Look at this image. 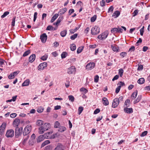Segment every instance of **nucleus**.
<instances>
[{"mask_svg": "<svg viewBox=\"0 0 150 150\" xmlns=\"http://www.w3.org/2000/svg\"><path fill=\"white\" fill-rule=\"evenodd\" d=\"M147 132H143L140 135V136L141 137H144L146 135Z\"/></svg>", "mask_w": 150, "mask_h": 150, "instance_id": "obj_64", "label": "nucleus"}, {"mask_svg": "<svg viewBox=\"0 0 150 150\" xmlns=\"http://www.w3.org/2000/svg\"><path fill=\"white\" fill-rule=\"evenodd\" d=\"M95 64L93 63H90L88 64L86 66V68L88 70H91L94 68Z\"/></svg>", "mask_w": 150, "mask_h": 150, "instance_id": "obj_5", "label": "nucleus"}, {"mask_svg": "<svg viewBox=\"0 0 150 150\" xmlns=\"http://www.w3.org/2000/svg\"><path fill=\"white\" fill-rule=\"evenodd\" d=\"M127 53L125 52H122L120 54V56L122 57H124L127 55Z\"/></svg>", "mask_w": 150, "mask_h": 150, "instance_id": "obj_47", "label": "nucleus"}, {"mask_svg": "<svg viewBox=\"0 0 150 150\" xmlns=\"http://www.w3.org/2000/svg\"><path fill=\"white\" fill-rule=\"evenodd\" d=\"M143 66L142 65H140L139 66L138 69H137V70H139V71L142 70L143 69Z\"/></svg>", "mask_w": 150, "mask_h": 150, "instance_id": "obj_54", "label": "nucleus"}, {"mask_svg": "<svg viewBox=\"0 0 150 150\" xmlns=\"http://www.w3.org/2000/svg\"><path fill=\"white\" fill-rule=\"evenodd\" d=\"M120 86H118L116 88L115 90V93H117L119 92L120 89Z\"/></svg>", "mask_w": 150, "mask_h": 150, "instance_id": "obj_53", "label": "nucleus"}, {"mask_svg": "<svg viewBox=\"0 0 150 150\" xmlns=\"http://www.w3.org/2000/svg\"><path fill=\"white\" fill-rule=\"evenodd\" d=\"M145 82L144 79L143 78L139 79L137 81V82L139 84H142Z\"/></svg>", "mask_w": 150, "mask_h": 150, "instance_id": "obj_27", "label": "nucleus"}, {"mask_svg": "<svg viewBox=\"0 0 150 150\" xmlns=\"http://www.w3.org/2000/svg\"><path fill=\"white\" fill-rule=\"evenodd\" d=\"M83 49V47H79L77 50V53L78 54H79L81 53Z\"/></svg>", "mask_w": 150, "mask_h": 150, "instance_id": "obj_45", "label": "nucleus"}, {"mask_svg": "<svg viewBox=\"0 0 150 150\" xmlns=\"http://www.w3.org/2000/svg\"><path fill=\"white\" fill-rule=\"evenodd\" d=\"M45 138H46V136L44 135H41L37 139L38 142H40L43 140Z\"/></svg>", "mask_w": 150, "mask_h": 150, "instance_id": "obj_11", "label": "nucleus"}, {"mask_svg": "<svg viewBox=\"0 0 150 150\" xmlns=\"http://www.w3.org/2000/svg\"><path fill=\"white\" fill-rule=\"evenodd\" d=\"M100 32L99 28L97 26H95L91 29V33L93 35H96L98 34Z\"/></svg>", "mask_w": 150, "mask_h": 150, "instance_id": "obj_2", "label": "nucleus"}, {"mask_svg": "<svg viewBox=\"0 0 150 150\" xmlns=\"http://www.w3.org/2000/svg\"><path fill=\"white\" fill-rule=\"evenodd\" d=\"M100 6L102 7H103L105 5V1L104 0H102L100 2Z\"/></svg>", "mask_w": 150, "mask_h": 150, "instance_id": "obj_49", "label": "nucleus"}, {"mask_svg": "<svg viewBox=\"0 0 150 150\" xmlns=\"http://www.w3.org/2000/svg\"><path fill=\"white\" fill-rule=\"evenodd\" d=\"M114 8L112 6H111L109 8L108 12H111L112 13L113 11Z\"/></svg>", "mask_w": 150, "mask_h": 150, "instance_id": "obj_51", "label": "nucleus"}, {"mask_svg": "<svg viewBox=\"0 0 150 150\" xmlns=\"http://www.w3.org/2000/svg\"><path fill=\"white\" fill-rule=\"evenodd\" d=\"M67 9L66 8H63L60 9L59 12V13L60 15H62L65 13L67 11Z\"/></svg>", "mask_w": 150, "mask_h": 150, "instance_id": "obj_19", "label": "nucleus"}, {"mask_svg": "<svg viewBox=\"0 0 150 150\" xmlns=\"http://www.w3.org/2000/svg\"><path fill=\"white\" fill-rule=\"evenodd\" d=\"M124 110V111L127 113H131L133 112V109L132 108H125Z\"/></svg>", "mask_w": 150, "mask_h": 150, "instance_id": "obj_13", "label": "nucleus"}, {"mask_svg": "<svg viewBox=\"0 0 150 150\" xmlns=\"http://www.w3.org/2000/svg\"><path fill=\"white\" fill-rule=\"evenodd\" d=\"M123 71V70L122 69H119L118 73L120 77H122V76Z\"/></svg>", "mask_w": 150, "mask_h": 150, "instance_id": "obj_38", "label": "nucleus"}, {"mask_svg": "<svg viewBox=\"0 0 150 150\" xmlns=\"http://www.w3.org/2000/svg\"><path fill=\"white\" fill-rule=\"evenodd\" d=\"M15 17H14L12 19V22L11 23V26H14L15 25Z\"/></svg>", "mask_w": 150, "mask_h": 150, "instance_id": "obj_55", "label": "nucleus"}, {"mask_svg": "<svg viewBox=\"0 0 150 150\" xmlns=\"http://www.w3.org/2000/svg\"><path fill=\"white\" fill-rule=\"evenodd\" d=\"M111 31L113 33H117L118 32V28H112L111 30Z\"/></svg>", "mask_w": 150, "mask_h": 150, "instance_id": "obj_30", "label": "nucleus"}, {"mask_svg": "<svg viewBox=\"0 0 150 150\" xmlns=\"http://www.w3.org/2000/svg\"><path fill=\"white\" fill-rule=\"evenodd\" d=\"M14 132H6V136L7 137H12L13 136Z\"/></svg>", "mask_w": 150, "mask_h": 150, "instance_id": "obj_14", "label": "nucleus"}, {"mask_svg": "<svg viewBox=\"0 0 150 150\" xmlns=\"http://www.w3.org/2000/svg\"><path fill=\"white\" fill-rule=\"evenodd\" d=\"M77 34L75 33L72 35L70 37L71 39L72 40H74L77 37Z\"/></svg>", "mask_w": 150, "mask_h": 150, "instance_id": "obj_39", "label": "nucleus"}, {"mask_svg": "<svg viewBox=\"0 0 150 150\" xmlns=\"http://www.w3.org/2000/svg\"><path fill=\"white\" fill-rule=\"evenodd\" d=\"M83 107L81 106L79 107L78 109V113L79 115H80L83 110Z\"/></svg>", "mask_w": 150, "mask_h": 150, "instance_id": "obj_35", "label": "nucleus"}, {"mask_svg": "<svg viewBox=\"0 0 150 150\" xmlns=\"http://www.w3.org/2000/svg\"><path fill=\"white\" fill-rule=\"evenodd\" d=\"M6 123L5 122L3 123L0 127V130H4L6 128Z\"/></svg>", "mask_w": 150, "mask_h": 150, "instance_id": "obj_26", "label": "nucleus"}, {"mask_svg": "<svg viewBox=\"0 0 150 150\" xmlns=\"http://www.w3.org/2000/svg\"><path fill=\"white\" fill-rule=\"evenodd\" d=\"M80 91L82 92L84 94L88 92V90L86 88H81Z\"/></svg>", "mask_w": 150, "mask_h": 150, "instance_id": "obj_31", "label": "nucleus"}, {"mask_svg": "<svg viewBox=\"0 0 150 150\" xmlns=\"http://www.w3.org/2000/svg\"><path fill=\"white\" fill-rule=\"evenodd\" d=\"M17 114L16 113H13L10 115V117L12 118H15L16 117Z\"/></svg>", "mask_w": 150, "mask_h": 150, "instance_id": "obj_61", "label": "nucleus"}, {"mask_svg": "<svg viewBox=\"0 0 150 150\" xmlns=\"http://www.w3.org/2000/svg\"><path fill=\"white\" fill-rule=\"evenodd\" d=\"M102 101L103 104L105 105H107L109 104V102L107 99L105 97H104L102 99Z\"/></svg>", "mask_w": 150, "mask_h": 150, "instance_id": "obj_17", "label": "nucleus"}, {"mask_svg": "<svg viewBox=\"0 0 150 150\" xmlns=\"http://www.w3.org/2000/svg\"><path fill=\"white\" fill-rule=\"evenodd\" d=\"M63 19V16H60L58 18L56 22L59 25V23L61 22V21H62Z\"/></svg>", "mask_w": 150, "mask_h": 150, "instance_id": "obj_33", "label": "nucleus"}, {"mask_svg": "<svg viewBox=\"0 0 150 150\" xmlns=\"http://www.w3.org/2000/svg\"><path fill=\"white\" fill-rule=\"evenodd\" d=\"M76 69L74 66H72L68 69L67 73L69 74H72L75 71Z\"/></svg>", "mask_w": 150, "mask_h": 150, "instance_id": "obj_7", "label": "nucleus"}, {"mask_svg": "<svg viewBox=\"0 0 150 150\" xmlns=\"http://www.w3.org/2000/svg\"><path fill=\"white\" fill-rule=\"evenodd\" d=\"M129 102L130 100H129L127 99L126 100L125 102V104L126 106H128V105H129Z\"/></svg>", "mask_w": 150, "mask_h": 150, "instance_id": "obj_58", "label": "nucleus"}, {"mask_svg": "<svg viewBox=\"0 0 150 150\" xmlns=\"http://www.w3.org/2000/svg\"><path fill=\"white\" fill-rule=\"evenodd\" d=\"M111 47L112 50L114 52H118L120 51L119 47L115 45H112L111 46Z\"/></svg>", "mask_w": 150, "mask_h": 150, "instance_id": "obj_12", "label": "nucleus"}, {"mask_svg": "<svg viewBox=\"0 0 150 150\" xmlns=\"http://www.w3.org/2000/svg\"><path fill=\"white\" fill-rule=\"evenodd\" d=\"M108 33L107 32H105L101 34L98 36V38L101 40L105 39L108 35Z\"/></svg>", "mask_w": 150, "mask_h": 150, "instance_id": "obj_3", "label": "nucleus"}, {"mask_svg": "<svg viewBox=\"0 0 150 150\" xmlns=\"http://www.w3.org/2000/svg\"><path fill=\"white\" fill-rule=\"evenodd\" d=\"M30 53V51L29 50H28L27 51L25 52L23 54V56L25 57L28 55Z\"/></svg>", "mask_w": 150, "mask_h": 150, "instance_id": "obj_37", "label": "nucleus"}, {"mask_svg": "<svg viewBox=\"0 0 150 150\" xmlns=\"http://www.w3.org/2000/svg\"><path fill=\"white\" fill-rule=\"evenodd\" d=\"M20 120L19 119L16 118L15 119L13 122V125L15 126H18L19 124Z\"/></svg>", "mask_w": 150, "mask_h": 150, "instance_id": "obj_15", "label": "nucleus"}, {"mask_svg": "<svg viewBox=\"0 0 150 150\" xmlns=\"http://www.w3.org/2000/svg\"><path fill=\"white\" fill-rule=\"evenodd\" d=\"M66 130V128L62 126L60 127V130L61 131H65Z\"/></svg>", "mask_w": 150, "mask_h": 150, "instance_id": "obj_56", "label": "nucleus"}, {"mask_svg": "<svg viewBox=\"0 0 150 150\" xmlns=\"http://www.w3.org/2000/svg\"><path fill=\"white\" fill-rule=\"evenodd\" d=\"M47 66V64L46 62H44L41 63L40 64L38 67V69L39 70H42L44 69L45 67Z\"/></svg>", "mask_w": 150, "mask_h": 150, "instance_id": "obj_4", "label": "nucleus"}, {"mask_svg": "<svg viewBox=\"0 0 150 150\" xmlns=\"http://www.w3.org/2000/svg\"><path fill=\"white\" fill-rule=\"evenodd\" d=\"M120 12L117 11H116L114 12L112 16V17L114 18H116L120 14Z\"/></svg>", "mask_w": 150, "mask_h": 150, "instance_id": "obj_16", "label": "nucleus"}, {"mask_svg": "<svg viewBox=\"0 0 150 150\" xmlns=\"http://www.w3.org/2000/svg\"><path fill=\"white\" fill-rule=\"evenodd\" d=\"M78 30V28H76L74 29H71L70 30V32L71 34H73L75 32Z\"/></svg>", "mask_w": 150, "mask_h": 150, "instance_id": "obj_46", "label": "nucleus"}, {"mask_svg": "<svg viewBox=\"0 0 150 150\" xmlns=\"http://www.w3.org/2000/svg\"><path fill=\"white\" fill-rule=\"evenodd\" d=\"M20 71H14L13 73H13V75H14V77L16 76L19 73Z\"/></svg>", "mask_w": 150, "mask_h": 150, "instance_id": "obj_62", "label": "nucleus"}, {"mask_svg": "<svg viewBox=\"0 0 150 150\" xmlns=\"http://www.w3.org/2000/svg\"><path fill=\"white\" fill-rule=\"evenodd\" d=\"M35 55L33 54L30 56L29 58V61L30 62H33L35 59Z\"/></svg>", "mask_w": 150, "mask_h": 150, "instance_id": "obj_10", "label": "nucleus"}, {"mask_svg": "<svg viewBox=\"0 0 150 150\" xmlns=\"http://www.w3.org/2000/svg\"><path fill=\"white\" fill-rule=\"evenodd\" d=\"M67 34V30H64L61 31L60 33V35L61 36L64 37H65Z\"/></svg>", "mask_w": 150, "mask_h": 150, "instance_id": "obj_25", "label": "nucleus"}, {"mask_svg": "<svg viewBox=\"0 0 150 150\" xmlns=\"http://www.w3.org/2000/svg\"><path fill=\"white\" fill-rule=\"evenodd\" d=\"M58 14H55L52 17L50 21L51 23L53 22L58 17Z\"/></svg>", "mask_w": 150, "mask_h": 150, "instance_id": "obj_21", "label": "nucleus"}, {"mask_svg": "<svg viewBox=\"0 0 150 150\" xmlns=\"http://www.w3.org/2000/svg\"><path fill=\"white\" fill-rule=\"evenodd\" d=\"M46 30H53V27L52 25H49L47 27V28H46Z\"/></svg>", "mask_w": 150, "mask_h": 150, "instance_id": "obj_43", "label": "nucleus"}, {"mask_svg": "<svg viewBox=\"0 0 150 150\" xmlns=\"http://www.w3.org/2000/svg\"><path fill=\"white\" fill-rule=\"evenodd\" d=\"M119 100L117 98H115L113 101L112 103V107L115 108L119 104Z\"/></svg>", "mask_w": 150, "mask_h": 150, "instance_id": "obj_8", "label": "nucleus"}, {"mask_svg": "<svg viewBox=\"0 0 150 150\" xmlns=\"http://www.w3.org/2000/svg\"><path fill=\"white\" fill-rule=\"evenodd\" d=\"M20 71H14L13 73H13V75H14V77L16 76L19 73Z\"/></svg>", "mask_w": 150, "mask_h": 150, "instance_id": "obj_63", "label": "nucleus"}, {"mask_svg": "<svg viewBox=\"0 0 150 150\" xmlns=\"http://www.w3.org/2000/svg\"><path fill=\"white\" fill-rule=\"evenodd\" d=\"M67 55V53L66 52H63L61 54V57L62 58H64L66 57Z\"/></svg>", "mask_w": 150, "mask_h": 150, "instance_id": "obj_32", "label": "nucleus"}, {"mask_svg": "<svg viewBox=\"0 0 150 150\" xmlns=\"http://www.w3.org/2000/svg\"><path fill=\"white\" fill-rule=\"evenodd\" d=\"M68 98L70 100L71 102H73L74 101V97L72 95H70L68 96Z\"/></svg>", "mask_w": 150, "mask_h": 150, "instance_id": "obj_42", "label": "nucleus"}, {"mask_svg": "<svg viewBox=\"0 0 150 150\" xmlns=\"http://www.w3.org/2000/svg\"><path fill=\"white\" fill-rule=\"evenodd\" d=\"M142 96L141 95L138 96L134 102V103L135 104L136 103L138 102L141 99Z\"/></svg>", "mask_w": 150, "mask_h": 150, "instance_id": "obj_28", "label": "nucleus"}, {"mask_svg": "<svg viewBox=\"0 0 150 150\" xmlns=\"http://www.w3.org/2000/svg\"><path fill=\"white\" fill-rule=\"evenodd\" d=\"M47 57H48L47 54H45V55L42 57L41 58V59L43 61H45L47 59Z\"/></svg>", "mask_w": 150, "mask_h": 150, "instance_id": "obj_41", "label": "nucleus"}, {"mask_svg": "<svg viewBox=\"0 0 150 150\" xmlns=\"http://www.w3.org/2000/svg\"><path fill=\"white\" fill-rule=\"evenodd\" d=\"M64 149V147L62 145L58 144L54 149V150H63Z\"/></svg>", "mask_w": 150, "mask_h": 150, "instance_id": "obj_18", "label": "nucleus"}, {"mask_svg": "<svg viewBox=\"0 0 150 150\" xmlns=\"http://www.w3.org/2000/svg\"><path fill=\"white\" fill-rule=\"evenodd\" d=\"M138 13V11L137 10H135L133 13V16L134 17Z\"/></svg>", "mask_w": 150, "mask_h": 150, "instance_id": "obj_60", "label": "nucleus"}, {"mask_svg": "<svg viewBox=\"0 0 150 150\" xmlns=\"http://www.w3.org/2000/svg\"><path fill=\"white\" fill-rule=\"evenodd\" d=\"M31 130V126L28 125L24 129V131H30Z\"/></svg>", "mask_w": 150, "mask_h": 150, "instance_id": "obj_24", "label": "nucleus"}, {"mask_svg": "<svg viewBox=\"0 0 150 150\" xmlns=\"http://www.w3.org/2000/svg\"><path fill=\"white\" fill-rule=\"evenodd\" d=\"M37 12H35L34 13V19H33V21L34 22H35L37 18Z\"/></svg>", "mask_w": 150, "mask_h": 150, "instance_id": "obj_59", "label": "nucleus"}, {"mask_svg": "<svg viewBox=\"0 0 150 150\" xmlns=\"http://www.w3.org/2000/svg\"><path fill=\"white\" fill-rule=\"evenodd\" d=\"M117 85L118 86H120V88L121 86H124L125 85V83L122 81H120L119 82V83L117 84Z\"/></svg>", "mask_w": 150, "mask_h": 150, "instance_id": "obj_57", "label": "nucleus"}, {"mask_svg": "<svg viewBox=\"0 0 150 150\" xmlns=\"http://www.w3.org/2000/svg\"><path fill=\"white\" fill-rule=\"evenodd\" d=\"M70 48L71 50L73 51L76 50V46L74 44H72Z\"/></svg>", "mask_w": 150, "mask_h": 150, "instance_id": "obj_44", "label": "nucleus"}, {"mask_svg": "<svg viewBox=\"0 0 150 150\" xmlns=\"http://www.w3.org/2000/svg\"><path fill=\"white\" fill-rule=\"evenodd\" d=\"M30 81L29 79H27L22 84V86H27L29 84Z\"/></svg>", "mask_w": 150, "mask_h": 150, "instance_id": "obj_22", "label": "nucleus"}, {"mask_svg": "<svg viewBox=\"0 0 150 150\" xmlns=\"http://www.w3.org/2000/svg\"><path fill=\"white\" fill-rule=\"evenodd\" d=\"M99 76L98 75H97L96 76L94 77V82L97 83L98 81Z\"/></svg>", "mask_w": 150, "mask_h": 150, "instance_id": "obj_52", "label": "nucleus"}, {"mask_svg": "<svg viewBox=\"0 0 150 150\" xmlns=\"http://www.w3.org/2000/svg\"><path fill=\"white\" fill-rule=\"evenodd\" d=\"M52 132H47L46 134H45V136H46V138L47 139H54V137L52 136Z\"/></svg>", "mask_w": 150, "mask_h": 150, "instance_id": "obj_9", "label": "nucleus"}, {"mask_svg": "<svg viewBox=\"0 0 150 150\" xmlns=\"http://www.w3.org/2000/svg\"><path fill=\"white\" fill-rule=\"evenodd\" d=\"M137 91L136 90V91L134 92L131 96V98L132 99H134L137 97Z\"/></svg>", "mask_w": 150, "mask_h": 150, "instance_id": "obj_20", "label": "nucleus"}, {"mask_svg": "<svg viewBox=\"0 0 150 150\" xmlns=\"http://www.w3.org/2000/svg\"><path fill=\"white\" fill-rule=\"evenodd\" d=\"M97 18V16L96 15H94L91 18V22H94L96 20Z\"/></svg>", "mask_w": 150, "mask_h": 150, "instance_id": "obj_36", "label": "nucleus"}, {"mask_svg": "<svg viewBox=\"0 0 150 150\" xmlns=\"http://www.w3.org/2000/svg\"><path fill=\"white\" fill-rule=\"evenodd\" d=\"M8 77L9 79H14L15 77L13 73H11L8 76Z\"/></svg>", "mask_w": 150, "mask_h": 150, "instance_id": "obj_48", "label": "nucleus"}, {"mask_svg": "<svg viewBox=\"0 0 150 150\" xmlns=\"http://www.w3.org/2000/svg\"><path fill=\"white\" fill-rule=\"evenodd\" d=\"M135 47L134 46H132L128 50V52H132L133 51H134L135 50Z\"/></svg>", "mask_w": 150, "mask_h": 150, "instance_id": "obj_50", "label": "nucleus"}, {"mask_svg": "<svg viewBox=\"0 0 150 150\" xmlns=\"http://www.w3.org/2000/svg\"><path fill=\"white\" fill-rule=\"evenodd\" d=\"M60 123L58 121H56L54 123V127L55 128H58L60 126Z\"/></svg>", "mask_w": 150, "mask_h": 150, "instance_id": "obj_40", "label": "nucleus"}, {"mask_svg": "<svg viewBox=\"0 0 150 150\" xmlns=\"http://www.w3.org/2000/svg\"><path fill=\"white\" fill-rule=\"evenodd\" d=\"M40 38L43 43H45L47 39V36L45 33H43L40 35Z\"/></svg>", "mask_w": 150, "mask_h": 150, "instance_id": "obj_6", "label": "nucleus"}, {"mask_svg": "<svg viewBox=\"0 0 150 150\" xmlns=\"http://www.w3.org/2000/svg\"><path fill=\"white\" fill-rule=\"evenodd\" d=\"M50 127V124L48 123H45L43 125L39 128L40 131H45L48 130Z\"/></svg>", "mask_w": 150, "mask_h": 150, "instance_id": "obj_1", "label": "nucleus"}, {"mask_svg": "<svg viewBox=\"0 0 150 150\" xmlns=\"http://www.w3.org/2000/svg\"><path fill=\"white\" fill-rule=\"evenodd\" d=\"M43 123V121L41 120H38L36 122L37 125L39 126L42 125Z\"/></svg>", "mask_w": 150, "mask_h": 150, "instance_id": "obj_23", "label": "nucleus"}, {"mask_svg": "<svg viewBox=\"0 0 150 150\" xmlns=\"http://www.w3.org/2000/svg\"><path fill=\"white\" fill-rule=\"evenodd\" d=\"M43 110L44 108L42 106H40L38 108L37 111L38 112L41 113L43 111Z\"/></svg>", "mask_w": 150, "mask_h": 150, "instance_id": "obj_29", "label": "nucleus"}, {"mask_svg": "<svg viewBox=\"0 0 150 150\" xmlns=\"http://www.w3.org/2000/svg\"><path fill=\"white\" fill-rule=\"evenodd\" d=\"M9 13V12L8 11H6L2 15L1 17L2 18H4L6 16H7L8 15Z\"/></svg>", "mask_w": 150, "mask_h": 150, "instance_id": "obj_34", "label": "nucleus"}]
</instances>
